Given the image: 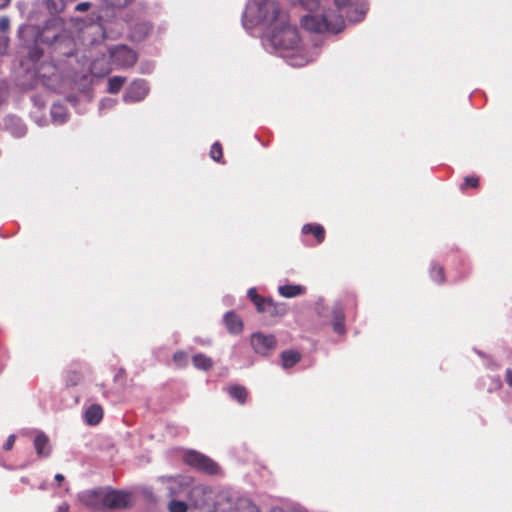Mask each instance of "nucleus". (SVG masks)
I'll use <instances>...</instances> for the list:
<instances>
[{
    "label": "nucleus",
    "instance_id": "nucleus-1",
    "mask_svg": "<svg viewBox=\"0 0 512 512\" xmlns=\"http://www.w3.org/2000/svg\"><path fill=\"white\" fill-rule=\"evenodd\" d=\"M19 36L29 50L28 58L33 63L40 61L44 55L39 43L53 46L55 51H59L64 56L74 54V41L64 31L63 24L58 19L48 20L43 27L25 25L20 28Z\"/></svg>",
    "mask_w": 512,
    "mask_h": 512
},
{
    "label": "nucleus",
    "instance_id": "nucleus-2",
    "mask_svg": "<svg viewBox=\"0 0 512 512\" xmlns=\"http://www.w3.org/2000/svg\"><path fill=\"white\" fill-rule=\"evenodd\" d=\"M265 20L274 24L270 43L276 50H296L300 46V37L295 26L289 24L287 15L274 1H267L260 7Z\"/></svg>",
    "mask_w": 512,
    "mask_h": 512
},
{
    "label": "nucleus",
    "instance_id": "nucleus-3",
    "mask_svg": "<svg viewBox=\"0 0 512 512\" xmlns=\"http://www.w3.org/2000/svg\"><path fill=\"white\" fill-rule=\"evenodd\" d=\"M301 26L316 34L326 32L338 33L344 28V19L341 13L331 9H319V5L301 18Z\"/></svg>",
    "mask_w": 512,
    "mask_h": 512
},
{
    "label": "nucleus",
    "instance_id": "nucleus-4",
    "mask_svg": "<svg viewBox=\"0 0 512 512\" xmlns=\"http://www.w3.org/2000/svg\"><path fill=\"white\" fill-rule=\"evenodd\" d=\"M248 297L255 305L259 313H263L266 317L277 318L286 314L287 305L285 303L275 302L270 297H263L259 295L255 288L248 290Z\"/></svg>",
    "mask_w": 512,
    "mask_h": 512
},
{
    "label": "nucleus",
    "instance_id": "nucleus-5",
    "mask_svg": "<svg viewBox=\"0 0 512 512\" xmlns=\"http://www.w3.org/2000/svg\"><path fill=\"white\" fill-rule=\"evenodd\" d=\"M183 460L187 465L201 473L210 476L221 474V468L218 463L200 452L189 450L184 454Z\"/></svg>",
    "mask_w": 512,
    "mask_h": 512
},
{
    "label": "nucleus",
    "instance_id": "nucleus-6",
    "mask_svg": "<svg viewBox=\"0 0 512 512\" xmlns=\"http://www.w3.org/2000/svg\"><path fill=\"white\" fill-rule=\"evenodd\" d=\"M112 62L121 68L132 67L137 61V53L127 45H117L109 50Z\"/></svg>",
    "mask_w": 512,
    "mask_h": 512
},
{
    "label": "nucleus",
    "instance_id": "nucleus-7",
    "mask_svg": "<svg viewBox=\"0 0 512 512\" xmlns=\"http://www.w3.org/2000/svg\"><path fill=\"white\" fill-rule=\"evenodd\" d=\"M130 495L128 493L111 490L105 492L103 490V508L109 509H125L130 506L129 503Z\"/></svg>",
    "mask_w": 512,
    "mask_h": 512
},
{
    "label": "nucleus",
    "instance_id": "nucleus-8",
    "mask_svg": "<svg viewBox=\"0 0 512 512\" xmlns=\"http://www.w3.org/2000/svg\"><path fill=\"white\" fill-rule=\"evenodd\" d=\"M276 343L274 335L254 333L251 337V345L254 351L261 355H268L272 353L276 348Z\"/></svg>",
    "mask_w": 512,
    "mask_h": 512
},
{
    "label": "nucleus",
    "instance_id": "nucleus-9",
    "mask_svg": "<svg viewBox=\"0 0 512 512\" xmlns=\"http://www.w3.org/2000/svg\"><path fill=\"white\" fill-rule=\"evenodd\" d=\"M192 483L193 479L189 476H178L169 479L167 484L168 496L179 497L185 495L187 497Z\"/></svg>",
    "mask_w": 512,
    "mask_h": 512
},
{
    "label": "nucleus",
    "instance_id": "nucleus-10",
    "mask_svg": "<svg viewBox=\"0 0 512 512\" xmlns=\"http://www.w3.org/2000/svg\"><path fill=\"white\" fill-rule=\"evenodd\" d=\"M149 92V86L145 80L139 79L133 81L126 89L123 96L125 102H140Z\"/></svg>",
    "mask_w": 512,
    "mask_h": 512
},
{
    "label": "nucleus",
    "instance_id": "nucleus-11",
    "mask_svg": "<svg viewBox=\"0 0 512 512\" xmlns=\"http://www.w3.org/2000/svg\"><path fill=\"white\" fill-rule=\"evenodd\" d=\"M211 493L212 490L208 486L192 484L187 498L195 508H204L208 506Z\"/></svg>",
    "mask_w": 512,
    "mask_h": 512
},
{
    "label": "nucleus",
    "instance_id": "nucleus-12",
    "mask_svg": "<svg viewBox=\"0 0 512 512\" xmlns=\"http://www.w3.org/2000/svg\"><path fill=\"white\" fill-rule=\"evenodd\" d=\"M80 502L92 509H103V490L93 489L83 491L78 495Z\"/></svg>",
    "mask_w": 512,
    "mask_h": 512
},
{
    "label": "nucleus",
    "instance_id": "nucleus-13",
    "mask_svg": "<svg viewBox=\"0 0 512 512\" xmlns=\"http://www.w3.org/2000/svg\"><path fill=\"white\" fill-rule=\"evenodd\" d=\"M151 29H152V25L148 21L143 20V21L136 22L131 27L130 38H131V40L137 41V42L143 41L148 36Z\"/></svg>",
    "mask_w": 512,
    "mask_h": 512
},
{
    "label": "nucleus",
    "instance_id": "nucleus-14",
    "mask_svg": "<svg viewBox=\"0 0 512 512\" xmlns=\"http://www.w3.org/2000/svg\"><path fill=\"white\" fill-rule=\"evenodd\" d=\"M103 418V408L98 404L90 405L84 414L85 422L88 425H97L101 422Z\"/></svg>",
    "mask_w": 512,
    "mask_h": 512
},
{
    "label": "nucleus",
    "instance_id": "nucleus-15",
    "mask_svg": "<svg viewBox=\"0 0 512 512\" xmlns=\"http://www.w3.org/2000/svg\"><path fill=\"white\" fill-rule=\"evenodd\" d=\"M34 448L39 457H48L51 453L49 438L44 433H39L34 438Z\"/></svg>",
    "mask_w": 512,
    "mask_h": 512
},
{
    "label": "nucleus",
    "instance_id": "nucleus-16",
    "mask_svg": "<svg viewBox=\"0 0 512 512\" xmlns=\"http://www.w3.org/2000/svg\"><path fill=\"white\" fill-rule=\"evenodd\" d=\"M39 62L40 61H38L37 63H34L35 64V72L39 78L49 79L50 77L55 75V73L57 71L56 65H54L52 62H41L40 64H38Z\"/></svg>",
    "mask_w": 512,
    "mask_h": 512
},
{
    "label": "nucleus",
    "instance_id": "nucleus-17",
    "mask_svg": "<svg viewBox=\"0 0 512 512\" xmlns=\"http://www.w3.org/2000/svg\"><path fill=\"white\" fill-rule=\"evenodd\" d=\"M224 322L231 333H240L243 329V323L238 315L234 312H227L224 316Z\"/></svg>",
    "mask_w": 512,
    "mask_h": 512
},
{
    "label": "nucleus",
    "instance_id": "nucleus-18",
    "mask_svg": "<svg viewBox=\"0 0 512 512\" xmlns=\"http://www.w3.org/2000/svg\"><path fill=\"white\" fill-rule=\"evenodd\" d=\"M282 367L284 369L292 368L298 362H300L302 356L298 351L285 350L280 354Z\"/></svg>",
    "mask_w": 512,
    "mask_h": 512
},
{
    "label": "nucleus",
    "instance_id": "nucleus-19",
    "mask_svg": "<svg viewBox=\"0 0 512 512\" xmlns=\"http://www.w3.org/2000/svg\"><path fill=\"white\" fill-rule=\"evenodd\" d=\"M302 233L312 234L318 244L322 243L325 239V229L320 224H305L302 227Z\"/></svg>",
    "mask_w": 512,
    "mask_h": 512
},
{
    "label": "nucleus",
    "instance_id": "nucleus-20",
    "mask_svg": "<svg viewBox=\"0 0 512 512\" xmlns=\"http://www.w3.org/2000/svg\"><path fill=\"white\" fill-rule=\"evenodd\" d=\"M227 391L229 396L239 404L243 405L246 403L248 391L244 386L235 384L230 386Z\"/></svg>",
    "mask_w": 512,
    "mask_h": 512
},
{
    "label": "nucleus",
    "instance_id": "nucleus-21",
    "mask_svg": "<svg viewBox=\"0 0 512 512\" xmlns=\"http://www.w3.org/2000/svg\"><path fill=\"white\" fill-rule=\"evenodd\" d=\"M305 287L301 285H282L278 287V292L282 297L293 298L304 294Z\"/></svg>",
    "mask_w": 512,
    "mask_h": 512
},
{
    "label": "nucleus",
    "instance_id": "nucleus-22",
    "mask_svg": "<svg viewBox=\"0 0 512 512\" xmlns=\"http://www.w3.org/2000/svg\"><path fill=\"white\" fill-rule=\"evenodd\" d=\"M192 363L196 369L208 371L213 367V360L212 358L208 357L207 355L203 353L195 354L192 357Z\"/></svg>",
    "mask_w": 512,
    "mask_h": 512
},
{
    "label": "nucleus",
    "instance_id": "nucleus-23",
    "mask_svg": "<svg viewBox=\"0 0 512 512\" xmlns=\"http://www.w3.org/2000/svg\"><path fill=\"white\" fill-rule=\"evenodd\" d=\"M44 5L50 14L56 15L64 11L66 0H44Z\"/></svg>",
    "mask_w": 512,
    "mask_h": 512
},
{
    "label": "nucleus",
    "instance_id": "nucleus-24",
    "mask_svg": "<svg viewBox=\"0 0 512 512\" xmlns=\"http://www.w3.org/2000/svg\"><path fill=\"white\" fill-rule=\"evenodd\" d=\"M126 82L125 77L114 76L108 80V92L111 94L118 93Z\"/></svg>",
    "mask_w": 512,
    "mask_h": 512
},
{
    "label": "nucleus",
    "instance_id": "nucleus-25",
    "mask_svg": "<svg viewBox=\"0 0 512 512\" xmlns=\"http://www.w3.org/2000/svg\"><path fill=\"white\" fill-rule=\"evenodd\" d=\"M430 276L433 281L442 284L445 280L444 268L441 265L433 264L430 270Z\"/></svg>",
    "mask_w": 512,
    "mask_h": 512
},
{
    "label": "nucleus",
    "instance_id": "nucleus-26",
    "mask_svg": "<svg viewBox=\"0 0 512 512\" xmlns=\"http://www.w3.org/2000/svg\"><path fill=\"white\" fill-rule=\"evenodd\" d=\"M480 183V179L476 175H469L464 178L463 183L460 185V190L465 191L468 188H478Z\"/></svg>",
    "mask_w": 512,
    "mask_h": 512
},
{
    "label": "nucleus",
    "instance_id": "nucleus-27",
    "mask_svg": "<svg viewBox=\"0 0 512 512\" xmlns=\"http://www.w3.org/2000/svg\"><path fill=\"white\" fill-rule=\"evenodd\" d=\"M173 362L179 368H184L188 363V355L184 351H177L173 354Z\"/></svg>",
    "mask_w": 512,
    "mask_h": 512
},
{
    "label": "nucleus",
    "instance_id": "nucleus-28",
    "mask_svg": "<svg viewBox=\"0 0 512 512\" xmlns=\"http://www.w3.org/2000/svg\"><path fill=\"white\" fill-rule=\"evenodd\" d=\"M334 331L338 334H343L345 332L344 327V314L342 311L335 313V322L333 324Z\"/></svg>",
    "mask_w": 512,
    "mask_h": 512
},
{
    "label": "nucleus",
    "instance_id": "nucleus-29",
    "mask_svg": "<svg viewBox=\"0 0 512 512\" xmlns=\"http://www.w3.org/2000/svg\"><path fill=\"white\" fill-rule=\"evenodd\" d=\"M210 157L216 161L220 162L223 157L222 146L219 142H215L210 149Z\"/></svg>",
    "mask_w": 512,
    "mask_h": 512
},
{
    "label": "nucleus",
    "instance_id": "nucleus-30",
    "mask_svg": "<svg viewBox=\"0 0 512 512\" xmlns=\"http://www.w3.org/2000/svg\"><path fill=\"white\" fill-rule=\"evenodd\" d=\"M170 512H186L187 504L184 501L172 500L168 505Z\"/></svg>",
    "mask_w": 512,
    "mask_h": 512
},
{
    "label": "nucleus",
    "instance_id": "nucleus-31",
    "mask_svg": "<svg viewBox=\"0 0 512 512\" xmlns=\"http://www.w3.org/2000/svg\"><path fill=\"white\" fill-rule=\"evenodd\" d=\"M238 512H259V509L250 501H240L237 506Z\"/></svg>",
    "mask_w": 512,
    "mask_h": 512
},
{
    "label": "nucleus",
    "instance_id": "nucleus-32",
    "mask_svg": "<svg viewBox=\"0 0 512 512\" xmlns=\"http://www.w3.org/2000/svg\"><path fill=\"white\" fill-rule=\"evenodd\" d=\"M98 65H99V61L98 60L94 61L91 64V72H92V74H94L97 77H102V76H105L106 74L109 73V71H110L109 68L98 70Z\"/></svg>",
    "mask_w": 512,
    "mask_h": 512
},
{
    "label": "nucleus",
    "instance_id": "nucleus-33",
    "mask_svg": "<svg viewBox=\"0 0 512 512\" xmlns=\"http://www.w3.org/2000/svg\"><path fill=\"white\" fill-rule=\"evenodd\" d=\"M305 9L312 11L319 4V0H297Z\"/></svg>",
    "mask_w": 512,
    "mask_h": 512
},
{
    "label": "nucleus",
    "instance_id": "nucleus-34",
    "mask_svg": "<svg viewBox=\"0 0 512 512\" xmlns=\"http://www.w3.org/2000/svg\"><path fill=\"white\" fill-rule=\"evenodd\" d=\"M133 0H107L108 4L110 6L116 7V8H123L127 5H129Z\"/></svg>",
    "mask_w": 512,
    "mask_h": 512
},
{
    "label": "nucleus",
    "instance_id": "nucleus-35",
    "mask_svg": "<svg viewBox=\"0 0 512 512\" xmlns=\"http://www.w3.org/2000/svg\"><path fill=\"white\" fill-rule=\"evenodd\" d=\"M10 28V19L6 16L0 18V32L5 33Z\"/></svg>",
    "mask_w": 512,
    "mask_h": 512
},
{
    "label": "nucleus",
    "instance_id": "nucleus-36",
    "mask_svg": "<svg viewBox=\"0 0 512 512\" xmlns=\"http://www.w3.org/2000/svg\"><path fill=\"white\" fill-rule=\"evenodd\" d=\"M80 379H81V375H80V373L73 371V372H71V373L69 374V377H68V383H69L70 385H73V386H74V385H77V384H78V382L80 381Z\"/></svg>",
    "mask_w": 512,
    "mask_h": 512
},
{
    "label": "nucleus",
    "instance_id": "nucleus-37",
    "mask_svg": "<svg viewBox=\"0 0 512 512\" xmlns=\"http://www.w3.org/2000/svg\"><path fill=\"white\" fill-rule=\"evenodd\" d=\"M352 0H334V3L337 7L336 13H340V11L344 8H346Z\"/></svg>",
    "mask_w": 512,
    "mask_h": 512
},
{
    "label": "nucleus",
    "instance_id": "nucleus-38",
    "mask_svg": "<svg viewBox=\"0 0 512 512\" xmlns=\"http://www.w3.org/2000/svg\"><path fill=\"white\" fill-rule=\"evenodd\" d=\"M15 440H16L15 435H10L4 444V447H3L4 450H6V451L11 450L14 446Z\"/></svg>",
    "mask_w": 512,
    "mask_h": 512
},
{
    "label": "nucleus",
    "instance_id": "nucleus-39",
    "mask_svg": "<svg viewBox=\"0 0 512 512\" xmlns=\"http://www.w3.org/2000/svg\"><path fill=\"white\" fill-rule=\"evenodd\" d=\"M8 41H9L8 37H6V36L0 37V55L4 54V52L8 46Z\"/></svg>",
    "mask_w": 512,
    "mask_h": 512
},
{
    "label": "nucleus",
    "instance_id": "nucleus-40",
    "mask_svg": "<svg viewBox=\"0 0 512 512\" xmlns=\"http://www.w3.org/2000/svg\"><path fill=\"white\" fill-rule=\"evenodd\" d=\"M91 4L89 2H81L78 3L75 7V10L78 12H85L90 8Z\"/></svg>",
    "mask_w": 512,
    "mask_h": 512
},
{
    "label": "nucleus",
    "instance_id": "nucleus-41",
    "mask_svg": "<svg viewBox=\"0 0 512 512\" xmlns=\"http://www.w3.org/2000/svg\"><path fill=\"white\" fill-rule=\"evenodd\" d=\"M506 378H507V383L510 387H512V370L511 369H508L506 371Z\"/></svg>",
    "mask_w": 512,
    "mask_h": 512
},
{
    "label": "nucleus",
    "instance_id": "nucleus-42",
    "mask_svg": "<svg viewBox=\"0 0 512 512\" xmlns=\"http://www.w3.org/2000/svg\"><path fill=\"white\" fill-rule=\"evenodd\" d=\"M57 512H69V505L67 503H63L58 507Z\"/></svg>",
    "mask_w": 512,
    "mask_h": 512
},
{
    "label": "nucleus",
    "instance_id": "nucleus-43",
    "mask_svg": "<svg viewBox=\"0 0 512 512\" xmlns=\"http://www.w3.org/2000/svg\"><path fill=\"white\" fill-rule=\"evenodd\" d=\"M10 0H0V9L6 7L9 4Z\"/></svg>",
    "mask_w": 512,
    "mask_h": 512
},
{
    "label": "nucleus",
    "instance_id": "nucleus-44",
    "mask_svg": "<svg viewBox=\"0 0 512 512\" xmlns=\"http://www.w3.org/2000/svg\"><path fill=\"white\" fill-rule=\"evenodd\" d=\"M55 479L60 483L61 481L64 480V476L62 474H60V473H57L55 475Z\"/></svg>",
    "mask_w": 512,
    "mask_h": 512
},
{
    "label": "nucleus",
    "instance_id": "nucleus-45",
    "mask_svg": "<svg viewBox=\"0 0 512 512\" xmlns=\"http://www.w3.org/2000/svg\"><path fill=\"white\" fill-rule=\"evenodd\" d=\"M302 64H303L302 61L301 62H292V65H294V66H300Z\"/></svg>",
    "mask_w": 512,
    "mask_h": 512
},
{
    "label": "nucleus",
    "instance_id": "nucleus-46",
    "mask_svg": "<svg viewBox=\"0 0 512 512\" xmlns=\"http://www.w3.org/2000/svg\"><path fill=\"white\" fill-rule=\"evenodd\" d=\"M56 108H57V107H54V108L52 109V114H53L54 116H55V109H56Z\"/></svg>",
    "mask_w": 512,
    "mask_h": 512
}]
</instances>
